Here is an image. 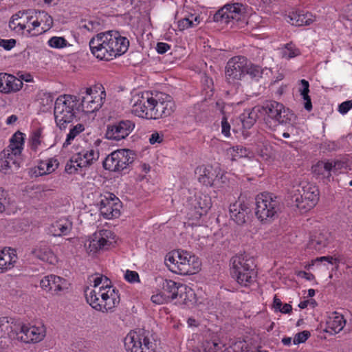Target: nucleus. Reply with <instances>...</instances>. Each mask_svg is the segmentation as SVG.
Instances as JSON below:
<instances>
[{
	"label": "nucleus",
	"mask_w": 352,
	"mask_h": 352,
	"mask_svg": "<svg viewBox=\"0 0 352 352\" xmlns=\"http://www.w3.org/2000/svg\"><path fill=\"white\" fill-rule=\"evenodd\" d=\"M89 45L92 54L97 58L110 60L128 50L129 41L119 32L109 30L97 34L91 38Z\"/></svg>",
	"instance_id": "obj_1"
},
{
	"label": "nucleus",
	"mask_w": 352,
	"mask_h": 352,
	"mask_svg": "<svg viewBox=\"0 0 352 352\" xmlns=\"http://www.w3.org/2000/svg\"><path fill=\"white\" fill-rule=\"evenodd\" d=\"M24 134L17 131L10 138L9 146L0 153V170L8 173L17 170L21 162Z\"/></svg>",
	"instance_id": "obj_2"
},
{
	"label": "nucleus",
	"mask_w": 352,
	"mask_h": 352,
	"mask_svg": "<svg viewBox=\"0 0 352 352\" xmlns=\"http://www.w3.org/2000/svg\"><path fill=\"white\" fill-rule=\"evenodd\" d=\"M260 108L265 124L272 130H275L279 125L291 124L294 118V114L289 109L274 100L266 101Z\"/></svg>",
	"instance_id": "obj_3"
},
{
	"label": "nucleus",
	"mask_w": 352,
	"mask_h": 352,
	"mask_svg": "<svg viewBox=\"0 0 352 352\" xmlns=\"http://www.w3.org/2000/svg\"><path fill=\"white\" fill-rule=\"evenodd\" d=\"M118 291L116 289H107L105 292L90 289L89 287L85 290L87 302L94 309L102 313L112 311L113 309L120 303Z\"/></svg>",
	"instance_id": "obj_4"
},
{
	"label": "nucleus",
	"mask_w": 352,
	"mask_h": 352,
	"mask_svg": "<svg viewBox=\"0 0 352 352\" xmlns=\"http://www.w3.org/2000/svg\"><path fill=\"white\" fill-rule=\"evenodd\" d=\"M255 214L263 223H270L278 217L280 203L271 193H261L256 198Z\"/></svg>",
	"instance_id": "obj_5"
},
{
	"label": "nucleus",
	"mask_w": 352,
	"mask_h": 352,
	"mask_svg": "<svg viewBox=\"0 0 352 352\" xmlns=\"http://www.w3.org/2000/svg\"><path fill=\"white\" fill-rule=\"evenodd\" d=\"M102 85L88 87L80 90L81 94H85L82 96L81 102L77 107L78 111H82L84 113H92L98 111L102 106L105 100V91H101Z\"/></svg>",
	"instance_id": "obj_6"
},
{
	"label": "nucleus",
	"mask_w": 352,
	"mask_h": 352,
	"mask_svg": "<svg viewBox=\"0 0 352 352\" xmlns=\"http://www.w3.org/2000/svg\"><path fill=\"white\" fill-rule=\"evenodd\" d=\"M296 191L298 193H294L292 196V201L298 208L307 211L317 204L319 200V190L316 186L309 183H301L300 188Z\"/></svg>",
	"instance_id": "obj_7"
},
{
	"label": "nucleus",
	"mask_w": 352,
	"mask_h": 352,
	"mask_svg": "<svg viewBox=\"0 0 352 352\" xmlns=\"http://www.w3.org/2000/svg\"><path fill=\"white\" fill-rule=\"evenodd\" d=\"M63 98L58 97L54 104V115L56 126L60 129H65L67 124L73 122L76 118L73 105L69 102L63 100Z\"/></svg>",
	"instance_id": "obj_8"
},
{
	"label": "nucleus",
	"mask_w": 352,
	"mask_h": 352,
	"mask_svg": "<svg viewBox=\"0 0 352 352\" xmlns=\"http://www.w3.org/2000/svg\"><path fill=\"white\" fill-rule=\"evenodd\" d=\"M156 344L147 336L143 338L135 333H129L124 338V346L127 352H157Z\"/></svg>",
	"instance_id": "obj_9"
},
{
	"label": "nucleus",
	"mask_w": 352,
	"mask_h": 352,
	"mask_svg": "<svg viewBox=\"0 0 352 352\" xmlns=\"http://www.w3.org/2000/svg\"><path fill=\"white\" fill-rule=\"evenodd\" d=\"M17 333V340L25 343L38 342L45 336V329L43 325L29 327L19 321Z\"/></svg>",
	"instance_id": "obj_10"
},
{
	"label": "nucleus",
	"mask_w": 352,
	"mask_h": 352,
	"mask_svg": "<svg viewBox=\"0 0 352 352\" xmlns=\"http://www.w3.org/2000/svg\"><path fill=\"white\" fill-rule=\"evenodd\" d=\"M19 320L13 318H0V343L8 346L18 336Z\"/></svg>",
	"instance_id": "obj_11"
},
{
	"label": "nucleus",
	"mask_w": 352,
	"mask_h": 352,
	"mask_svg": "<svg viewBox=\"0 0 352 352\" xmlns=\"http://www.w3.org/2000/svg\"><path fill=\"white\" fill-rule=\"evenodd\" d=\"M134 127L135 124L131 120H120L107 126L105 137L109 140L118 141L126 138Z\"/></svg>",
	"instance_id": "obj_12"
},
{
	"label": "nucleus",
	"mask_w": 352,
	"mask_h": 352,
	"mask_svg": "<svg viewBox=\"0 0 352 352\" xmlns=\"http://www.w3.org/2000/svg\"><path fill=\"white\" fill-rule=\"evenodd\" d=\"M120 207L121 202L112 193H108V196H104L100 201V211L105 219H111L119 217Z\"/></svg>",
	"instance_id": "obj_13"
},
{
	"label": "nucleus",
	"mask_w": 352,
	"mask_h": 352,
	"mask_svg": "<svg viewBox=\"0 0 352 352\" xmlns=\"http://www.w3.org/2000/svg\"><path fill=\"white\" fill-rule=\"evenodd\" d=\"M149 111L147 112V116L150 119H158L166 118L172 114L175 111V105L173 101L168 99L166 100H157L153 98V102L149 103Z\"/></svg>",
	"instance_id": "obj_14"
},
{
	"label": "nucleus",
	"mask_w": 352,
	"mask_h": 352,
	"mask_svg": "<svg viewBox=\"0 0 352 352\" xmlns=\"http://www.w3.org/2000/svg\"><path fill=\"white\" fill-rule=\"evenodd\" d=\"M241 6L240 3L226 4L219 9L213 16L215 22H223L228 23L230 19L239 21L241 16Z\"/></svg>",
	"instance_id": "obj_15"
},
{
	"label": "nucleus",
	"mask_w": 352,
	"mask_h": 352,
	"mask_svg": "<svg viewBox=\"0 0 352 352\" xmlns=\"http://www.w3.org/2000/svg\"><path fill=\"white\" fill-rule=\"evenodd\" d=\"M240 56L230 58L226 67V77L230 84L241 85V78L242 76V61Z\"/></svg>",
	"instance_id": "obj_16"
},
{
	"label": "nucleus",
	"mask_w": 352,
	"mask_h": 352,
	"mask_svg": "<svg viewBox=\"0 0 352 352\" xmlns=\"http://www.w3.org/2000/svg\"><path fill=\"white\" fill-rule=\"evenodd\" d=\"M113 234L108 230H101L96 232L89 243L90 251L96 252L99 250H107L112 242L109 240Z\"/></svg>",
	"instance_id": "obj_17"
},
{
	"label": "nucleus",
	"mask_w": 352,
	"mask_h": 352,
	"mask_svg": "<svg viewBox=\"0 0 352 352\" xmlns=\"http://www.w3.org/2000/svg\"><path fill=\"white\" fill-rule=\"evenodd\" d=\"M195 173L199 174L198 177L199 182L206 186H214L216 182H219L220 179H222L223 177V175L219 177L216 170H214L212 166L197 167L195 170Z\"/></svg>",
	"instance_id": "obj_18"
},
{
	"label": "nucleus",
	"mask_w": 352,
	"mask_h": 352,
	"mask_svg": "<svg viewBox=\"0 0 352 352\" xmlns=\"http://www.w3.org/2000/svg\"><path fill=\"white\" fill-rule=\"evenodd\" d=\"M116 164L119 171L126 169L134 161L135 153L129 149H120L116 151Z\"/></svg>",
	"instance_id": "obj_19"
},
{
	"label": "nucleus",
	"mask_w": 352,
	"mask_h": 352,
	"mask_svg": "<svg viewBox=\"0 0 352 352\" xmlns=\"http://www.w3.org/2000/svg\"><path fill=\"white\" fill-rule=\"evenodd\" d=\"M287 21L292 25H308L313 22L312 14L302 10L290 12L287 16Z\"/></svg>",
	"instance_id": "obj_20"
},
{
	"label": "nucleus",
	"mask_w": 352,
	"mask_h": 352,
	"mask_svg": "<svg viewBox=\"0 0 352 352\" xmlns=\"http://www.w3.org/2000/svg\"><path fill=\"white\" fill-rule=\"evenodd\" d=\"M147 96L144 97L142 96L141 98H138L137 101L135 102L133 106V111L139 116L142 118H145L146 119H150L149 117L147 116V112L149 111L150 106L149 103L153 102V98L148 97V94H146Z\"/></svg>",
	"instance_id": "obj_21"
},
{
	"label": "nucleus",
	"mask_w": 352,
	"mask_h": 352,
	"mask_svg": "<svg viewBox=\"0 0 352 352\" xmlns=\"http://www.w3.org/2000/svg\"><path fill=\"white\" fill-rule=\"evenodd\" d=\"M31 254L36 258L44 261L53 264L56 261V256L50 248L46 245H41L33 249Z\"/></svg>",
	"instance_id": "obj_22"
},
{
	"label": "nucleus",
	"mask_w": 352,
	"mask_h": 352,
	"mask_svg": "<svg viewBox=\"0 0 352 352\" xmlns=\"http://www.w3.org/2000/svg\"><path fill=\"white\" fill-rule=\"evenodd\" d=\"M201 263L195 255L190 256L186 263L181 265L179 274L180 275H190L197 273L200 269Z\"/></svg>",
	"instance_id": "obj_23"
},
{
	"label": "nucleus",
	"mask_w": 352,
	"mask_h": 352,
	"mask_svg": "<svg viewBox=\"0 0 352 352\" xmlns=\"http://www.w3.org/2000/svg\"><path fill=\"white\" fill-rule=\"evenodd\" d=\"M182 304L190 307L196 303V294L193 289L186 285H180V291L178 295Z\"/></svg>",
	"instance_id": "obj_24"
},
{
	"label": "nucleus",
	"mask_w": 352,
	"mask_h": 352,
	"mask_svg": "<svg viewBox=\"0 0 352 352\" xmlns=\"http://www.w3.org/2000/svg\"><path fill=\"white\" fill-rule=\"evenodd\" d=\"M338 162L319 161L312 166V172L318 175L330 176V172L335 168Z\"/></svg>",
	"instance_id": "obj_25"
},
{
	"label": "nucleus",
	"mask_w": 352,
	"mask_h": 352,
	"mask_svg": "<svg viewBox=\"0 0 352 352\" xmlns=\"http://www.w3.org/2000/svg\"><path fill=\"white\" fill-rule=\"evenodd\" d=\"M72 230V223L66 220H59L54 222L51 227L50 232L54 236L67 234Z\"/></svg>",
	"instance_id": "obj_26"
},
{
	"label": "nucleus",
	"mask_w": 352,
	"mask_h": 352,
	"mask_svg": "<svg viewBox=\"0 0 352 352\" xmlns=\"http://www.w3.org/2000/svg\"><path fill=\"white\" fill-rule=\"evenodd\" d=\"M260 106H255L251 110L243 111V129H250L258 118V113L261 114Z\"/></svg>",
	"instance_id": "obj_27"
},
{
	"label": "nucleus",
	"mask_w": 352,
	"mask_h": 352,
	"mask_svg": "<svg viewBox=\"0 0 352 352\" xmlns=\"http://www.w3.org/2000/svg\"><path fill=\"white\" fill-rule=\"evenodd\" d=\"M329 243L328 237L323 233H316L311 236L308 247L310 249H314L317 251H320L322 248H325Z\"/></svg>",
	"instance_id": "obj_28"
},
{
	"label": "nucleus",
	"mask_w": 352,
	"mask_h": 352,
	"mask_svg": "<svg viewBox=\"0 0 352 352\" xmlns=\"http://www.w3.org/2000/svg\"><path fill=\"white\" fill-rule=\"evenodd\" d=\"M230 274L236 282L241 285L242 280L241 279V267H242V258L240 255H236L230 259Z\"/></svg>",
	"instance_id": "obj_29"
},
{
	"label": "nucleus",
	"mask_w": 352,
	"mask_h": 352,
	"mask_svg": "<svg viewBox=\"0 0 352 352\" xmlns=\"http://www.w3.org/2000/svg\"><path fill=\"white\" fill-rule=\"evenodd\" d=\"M199 352H230L229 348L222 342L216 341H206L202 344Z\"/></svg>",
	"instance_id": "obj_30"
},
{
	"label": "nucleus",
	"mask_w": 352,
	"mask_h": 352,
	"mask_svg": "<svg viewBox=\"0 0 352 352\" xmlns=\"http://www.w3.org/2000/svg\"><path fill=\"white\" fill-rule=\"evenodd\" d=\"M182 284L177 283L172 280L165 279L162 282V289L164 292L170 294L169 298L174 300L178 297L180 291V285Z\"/></svg>",
	"instance_id": "obj_31"
},
{
	"label": "nucleus",
	"mask_w": 352,
	"mask_h": 352,
	"mask_svg": "<svg viewBox=\"0 0 352 352\" xmlns=\"http://www.w3.org/2000/svg\"><path fill=\"white\" fill-rule=\"evenodd\" d=\"M16 256L15 254L11 256V254L7 251H2L0 253V273L4 272L8 269H11L16 262Z\"/></svg>",
	"instance_id": "obj_32"
},
{
	"label": "nucleus",
	"mask_w": 352,
	"mask_h": 352,
	"mask_svg": "<svg viewBox=\"0 0 352 352\" xmlns=\"http://www.w3.org/2000/svg\"><path fill=\"white\" fill-rule=\"evenodd\" d=\"M300 87L298 91L305 100L304 107L307 111H310L312 109V103L309 96V83L307 80L302 79L300 80Z\"/></svg>",
	"instance_id": "obj_33"
},
{
	"label": "nucleus",
	"mask_w": 352,
	"mask_h": 352,
	"mask_svg": "<svg viewBox=\"0 0 352 352\" xmlns=\"http://www.w3.org/2000/svg\"><path fill=\"white\" fill-rule=\"evenodd\" d=\"M50 278H52V291H54L56 294L64 292L68 289L69 283L65 278L52 274Z\"/></svg>",
	"instance_id": "obj_34"
},
{
	"label": "nucleus",
	"mask_w": 352,
	"mask_h": 352,
	"mask_svg": "<svg viewBox=\"0 0 352 352\" xmlns=\"http://www.w3.org/2000/svg\"><path fill=\"white\" fill-rule=\"evenodd\" d=\"M345 324L346 320L342 315H336L327 321L328 328L335 333L342 331Z\"/></svg>",
	"instance_id": "obj_35"
},
{
	"label": "nucleus",
	"mask_w": 352,
	"mask_h": 352,
	"mask_svg": "<svg viewBox=\"0 0 352 352\" xmlns=\"http://www.w3.org/2000/svg\"><path fill=\"white\" fill-rule=\"evenodd\" d=\"M245 75L249 76L252 79L258 80V78L261 77L262 69L258 65L251 63H248L247 59H245V63L243 65V76Z\"/></svg>",
	"instance_id": "obj_36"
},
{
	"label": "nucleus",
	"mask_w": 352,
	"mask_h": 352,
	"mask_svg": "<svg viewBox=\"0 0 352 352\" xmlns=\"http://www.w3.org/2000/svg\"><path fill=\"white\" fill-rule=\"evenodd\" d=\"M241 210H242V202L236 201L230 206V219L237 225L242 223Z\"/></svg>",
	"instance_id": "obj_37"
},
{
	"label": "nucleus",
	"mask_w": 352,
	"mask_h": 352,
	"mask_svg": "<svg viewBox=\"0 0 352 352\" xmlns=\"http://www.w3.org/2000/svg\"><path fill=\"white\" fill-rule=\"evenodd\" d=\"M257 277V272L255 268H251L248 263H243V280H245V284L243 287H247L248 283L250 285L254 284L256 282Z\"/></svg>",
	"instance_id": "obj_38"
},
{
	"label": "nucleus",
	"mask_w": 352,
	"mask_h": 352,
	"mask_svg": "<svg viewBox=\"0 0 352 352\" xmlns=\"http://www.w3.org/2000/svg\"><path fill=\"white\" fill-rule=\"evenodd\" d=\"M176 253H177V260L176 261L177 265H174L173 266H171V267H172V272L178 274L179 271L180 270L179 266L184 263H186L188 259H190V256H192V254H190V252H188L187 251H184V250H181V251L177 250V251H176Z\"/></svg>",
	"instance_id": "obj_39"
},
{
	"label": "nucleus",
	"mask_w": 352,
	"mask_h": 352,
	"mask_svg": "<svg viewBox=\"0 0 352 352\" xmlns=\"http://www.w3.org/2000/svg\"><path fill=\"white\" fill-rule=\"evenodd\" d=\"M262 144H256V145H251L250 146H245L243 148V151L245 152V154L243 155V157H248L249 159L253 158L256 155L264 157L265 153H264L262 149Z\"/></svg>",
	"instance_id": "obj_40"
},
{
	"label": "nucleus",
	"mask_w": 352,
	"mask_h": 352,
	"mask_svg": "<svg viewBox=\"0 0 352 352\" xmlns=\"http://www.w3.org/2000/svg\"><path fill=\"white\" fill-rule=\"evenodd\" d=\"M20 12L14 14L9 21V27L16 32L25 35V25L20 22Z\"/></svg>",
	"instance_id": "obj_41"
},
{
	"label": "nucleus",
	"mask_w": 352,
	"mask_h": 352,
	"mask_svg": "<svg viewBox=\"0 0 352 352\" xmlns=\"http://www.w3.org/2000/svg\"><path fill=\"white\" fill-rule=\"evenodd\" d=\"M116 151L109 155L102 162L104 169L110 171L119 172V168L116 164Z\"/></svg>",
	"instance_id": "obj_42"
},
{
	"label": "nucleus",
	"mask_w": 352,
	"mask_h": 352,
	"mask_svg": "<svg viewBox=\"0 0 352 352\" xmlns=\"http://www.w3.org/2000/svg\"><path fill=\"white\" fill-rule=\"evenodd\" d=\"M281 54L283 58L289 60L299 55L300 52L295 47L293 43H290L285 45V47L282 50Z\"/></svg>",
	"instance_id": "obj_43"
},
{
	"label": "nucleus",
	"mask_w": 352,
	"mask_h": 352,
	"mask_svg": "<svg viewBox=\"0 0 352 352\" xmlns=\"http://www.w3.org/2000/svg\"><path fill=\"white\" fill-rule=\"evenodd\" d=\"M85 130L84 125L82 124H78L72 128L69 133L67 135V139L63 144V146H67L71 144V141L73 140L80 133Z\"/></svg>",
	"instance_id": "obj_44"
},
{
	"label": "nucleus",
	"mask_w": 352,
	"mask_h": 352,
	"mask_svg": "<svg viewBox=\"0 0 352 352\" xmlns=\"http://www.w3.org/2000/svg\"><path fill=\"white\" fill-rule=\"evenodd\" d=\"M8 79L10 82L7 85V93L16 91L21 89L23 82L19 79L10 74L8 76Z\"/></svg>",
	"instance_id": "obj_45"
},
{
	"label": "nucleus",
	"mask_w": 352,
	"mask_h": 352,
	"mask_svg": "<svg viewBox=\"0 0 352 352\" xmlns=\"http://www.w3.org/2000/svg\"><path fill=\"white\" fill-rule=\"evenodd\" d=\"M40 25L41 23L38 20H34L31 21L29 27L26 30V32H25V35L27 36H34L41 34L43 32V30H36V29L38 28Z\"/></svg>",
	"instance_id": "obj_46"
},
{
	"label": "nucleus",
	"mask_w": 352,
	"mask_h": 352,
	"mask_svg": "<svg viewBox=\"0 0 352 352\" xmlns=\"http://www.w3.org/2000/svg\"><path fill=\"white\" fill-rule=\"evenodd\" d=\"M19 12L20 22L25 25V30H27L33 19V11L29 10Z\"/></svg>",
	"instance_id": "obj_47"
},
{
	"label": "nucleus",
	"mask_w": 352,
	"mask_h": 352,
	"mask_svg": "<svg viewBox=\"0 0 352 352\" xmlns=\"http://www.w3.org/2000/svg\"><path fill=\"white\" fill-rule=\"evenodd\" d=\"M48 44L54 48H63L67 44V41L63 37L53 36L48 41Z\"/></svg>",
	"instance_id": "obj_48"
},
{
	"label": "nucleus",
	"mask_w": 352,
	"mask_h": 352,
	"mask_svg": "<svg viewBox=\"0 0 352 352\" xmlns=\"http://www.w3.org/2000/svg\"><path fill=\"white\" fill-rule=\"evenodd\" d=\"M72 162L76 163V165L78 168L87 167L90 166L87 160H86L81 153H78L76 155L72 157Z\"/></svg>",
	"instance_id": "obj_49"
},
{
	"label": "nucleus",
	"mask_w": 352,
	"mask_h": 352,
	"mask_svg": "<svg viewBox=\"0 0 352 352\" xmlns=\"http://www.w3.org/2000/svg\"><path fill=\"white\" fill-rule=\"evenodd\" d=\"M311 333L309 331H302L296 333L294 338L293 342L294 344L304 343L310 337Z\"/></svg>",
	"instance_id": "obj_50"
},
{
	"label": "nucleus",
	"mask_w": 352,
	"mask_h": 352,
	"mask_svg": "<svg viewBox=\"0 0 352 352\" xmlns=\"http://www.w3.org/2000/svg\"><path fill=\"white\" fill-rule=\"evenodd\" d=\"M177 258V253L175 252H172L168 253L165 258V264L168 267V268L172 272V267L174 265H177L176 261Z\"/></svg>",
	"instance_id": "obj_51"
},
{
	"label": "nucleus",
	"mask_w": 352,
	"mask_h": 352,
	"mask_svg": "<svg viewBox=\"0 0 352 352\" xmlns=\"http://www.w3.org/2000/svg\"><path fill=\"white\" fill-rule=\"evenodd\" d=\"M169 296H167L163 293H159L153 295L151 298V300L156 305H162L164 302H167Z\"/></svg>",
	"instance_id": "obj_52"
},
{
	"label": "nucleus",
	"mask_w": 352,
	"mask_h": 352,
	"mask_svg": "<svg viewBox=\"0 0 352 352\" xmlns=\"http://www.w3.org/2000/svg\"><path fill=\"white\" fill-rule=\"evenodd\" d=\"M9 74L6 73H0V92L7 93V85L10 81L8 79Z\"/></svg>",
	"instance_id": "obj_53"
},
{
	"label": "nucleus",
	"mask_w": 352,
	"mask_h": 352,
	"mask_svg": "<svg viewBox=\"0 0 352 352\" xmlns=\"http://www.w3.org/2000/svg\"><path fill=\"white\" fill-rule=\"evenodd\" d=\"M82 157L88 161L89 164L91 165L94 160H96L99 157V153L95 152L94 150L91 149L89 151H87L85 153L82 154Z\"/></svg>",
	"instance_id": "obj_54"
},
{
	"label": "nucleus",
	"mask_w": 352,
	"mask_h": 352,
	"mask_svg": "<svg viewBox=\"0 0 352 352\" xmlns=\"http://www.w3.org/2000/svg\"><path fill=\"white\" fill-rule=\"evenodd\" d=\"M124 278L129 283H133L135 282H140L139 275L138 272L135 271H131L127 270L124 274Z\"/></svg>",
	"instance_id": "obj_55"
},
{
	"label": "nucleus",
	"mask_w": 352,
	"mask_h": 352,
	"mask_svg": "<svg viewBox=\"0 0 352 352\" xmlns=\"http://www.w3.org/2000/svg\"><path fill=\"white\" fill-rule=\"evenodd\" d=\"M16 40L13 38L3 39L0 38V47H3L6 50H10L16 45Z\"/></svg>",
	"instance_id": "obj_56"
},
{
	"label": "nucleus",
	"mask_w": 352,
	"mask_h": 352,
	"mask_svg": "<svg viewBox=\"0 0 352 352\" xmlns=\"http://www.w3.org/2000/svg\"><path fill=\"white\" fill-rule=\"evenodd\" d=\"M45 165L46 166V171H43V173L39 172L41 175L45 173H50L54 171L58 166V162H57L56 160H50Z\"/></svg>",
	"instance_id": "obj_57"
},
{
	"label": "nucleus",
	"mask_w": 352,
	"mask_h": 352,
	"mask_svg": "<svg viewBox=\"0 0 352 352\" xmlns=\"http://www.w3.org/2000/svg\"><path fill=\"white\" fill-rule=\"evenodd\" d=\"M102 286L100 287L97 290V292H105L107 289H111V280L105 276H102V283H101Z\"/></svg>",
	"instance_id": "obj_58"
},
{
	"label": "nucleus",
	"mask_w": 352,
	"mask_h": 352,
	"mask_svg": "<svg viewBox=\"0 0 352 352\" xmlns=\"http://www.w3.org/2000/svg\"><path fill=\"white\" fill-rule=\"evenodd\" d=\"M351 109H352V99L350 100L342 102L338 107V111L342 114L346 113Z\"/></svg>",
	"instance_id": "obj_59"
},
{
	"label": "nucleus",
	"mask_w": 352,
	"mask_h": 352,
	"mask_svg": "<svg viewBox=\"0 0 352 352\" xmlns=\"http://www.w3.org/2000/svg\"><path fill=\"white\" fill-rule=\"evenodd\" d=\"M51 275L45 276L40 283L41 287L44 289H48L50 291H52V285H51V280L50 278Z\"/></svg>",
	"instance_id": "obj_60"
},
{
	"label": "nucleus",
	"mask_w": 352,
	"mask_h": 352,
	"mask_svg": "<svg viewBox=\"0 0 352 352\" xmlns=\"http://www.w3.org/2000/svg\"><path fill=\"white\" fill-rule=\"evenodd\" d=\"M60 97L63 98V100H65L67 103L69 102V105H73V107L80 100V98L76 96L64 95L60 96Z\"/></svg>",
	"instance_id": "obj_61"
},
{
	"label": "nucleus",
	"mask_w": 352,
	"mask_h": 352,
	"mask_svg": "<svg viewBox=\"0 0 352 352\" xmlns=\"http://www.w3.org/2000/svg\"><path fill=\"white\" fill-rule=\"evenodd\" d=\"M78 168L76 163L72 162V158L67 162L65 166V171L68 174H73L77 171Z\"/></svg>",
	"instance_id": "obj_62"
},
{
	"label": "nucleus",
	"mask_w": 352,
	"mask_h": 352,
	"mask_svg": "<svg viewBox=\"0 0 352 352\" xmlns=\"http://www.w3.org/2000/svg\"><path fill=\"white\" fill-rule=\"evenodd\" d=\"M170 47L168 43L159 42L157 44L156 50L159 54H163L166 53Z\"/></svg>",
	"instance_id": "obj_63"
},
{
	"label": "nucleus",
	"mask_w": 352,
	"mask_h": 352,
	"mask_svg": "<svg viewBox=\"0 0 352 352\" xmlns=\"http://www.w3.org/2000/svg\"><path fill=\"white\" fill-rule=\"evenodd\" d=\"M221 127H222V133L226 136H228L230 135V126L228 122L227 121V118L223 117L221 121Z\"/></svg>",
	"instance_id": "obj_64"
}]
</instances>
